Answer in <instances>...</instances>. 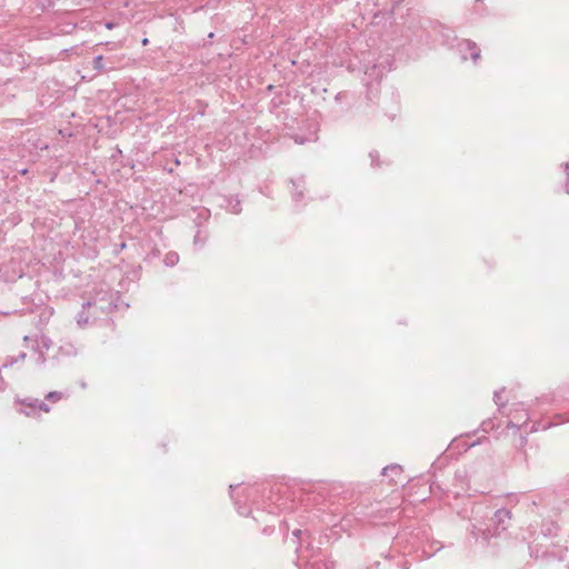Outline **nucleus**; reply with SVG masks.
<instances>
[{
    "label": "nucleus",
    "instance_id": "1",
    "mask_svg": "<svg viewBox=\"0 0 569 569\" xmlns=\"http://www.w3.org/2000/svg\"><path fill=\"white\" fill-rule=\"evenodd\" d=\"M93 67L98 70H101L103 68V58L102 56H98L93 61Z\"/></svg>",
    "mask_w": 569,
    "mask_h": 569
}]
</instances>
